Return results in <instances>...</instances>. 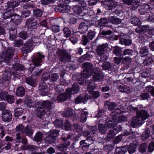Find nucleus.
Instances as JSON below:
<instances>
[{
  "instance_id": "62",
  "label": "nucleus",
  "mask_w": 154,
  "mask_h": 154,
  "mask_svg": "<svg viewBox=\"0 0 154 154\" xmlns=\"http://www.w3.org/2000/svg\"><path fill=\"white\" fill-rule=\"evenodd\" d=\"M96 32L91 30H89L88 33L87 37L90 40H92L95 36Z\"/></svg>"
},
{
  "instance_id": "32",
  "label": "nucleus",
  "mask_w": 154,
  "mask_h": 154,
  "mask_svg": "<svg viewBox=\"0 0 154 154\" xmlns=\"http://www.w3.org/2000/svg\"><path fill=\"white\" fill-rule=\"evenodd\" d=\"M91 144V143H88L87 140H83L80 141L79 147L83 149H85L88 148Z\"/></svg>"
},
{
  "instance_id": "23",
  "label": "nucleus",
  "mask_w": 154,
  "mask_h": 154,
  "mask_svg": "<svg viewBox=\"0 0 154 154\" xmlns=\"http://www.w3.org/2000/svg\"><path fill=\"white\" fill-rule=\"evenodd\" d=\"M116 106V104L114 102L107 101L104 103V106L106 108L108 109L109 110H112Z\"/></svg>"
},
{
  "instance_id": "15",
  "label": "nucleus",
  "mask_w": 154,
  "mask_h": 154,
  "mask_svg": "<svg viewBox=\"0 0 154 154\" xmlns=\"http://www.w3.org/2000/svg\"><path fill=\"white\" fill-rule=\"evenodd\" d=\"M13 56L8 54L7 53L2 51L0 55L1 60L3 61L4 62L6 63H8L11 61Z\"/></svg>"
},
{
  "instance_id": "7",
  "label": "nucleus",
  "mask_w": 154,
  "mask_h": 154,
  "mask_svg": "<svg viewBox=\"0 0 154 154\" xmlns=\"http://www.w3.org/2000/svg\"><path fill=\"white\" fill-rule=\"evenodd\" d=\"M36 104L37 105L42 106L47 112V114H50L52 112L53 108V103L48 100L43 101L42 102L38 101Z\"/></svg>"
},
{
  "instance_id": "57",
  "label": "nucleus",
  "mask_w": 154,
  "mask_h": 154,
  "mask_svg": "<svg viewBox=\"0 0 154 154\" xmlns=\"http://www.w3.org/2000/svg\"><path fill=\"white\" fill-rule=\"evenodd\" d=\"M50 79V81L53 82H57V80L59 79V76L58 74L57 73H53L51 75Z\"/></svg>"
},
{
  "instance_id": "40",
  "label": "nucleus",
  "mask_w": 154,
  "mask_h": 154,
  "mask_svg": "<svg viewBox=\"0 0 154 154\" xmlns=\"http://www.w3.org/2000/svg\"><path fill=\"white\" fill-rule=\"evenodd\" d=\"M150 135V130L148 128H146L143 133L141 135V138L145 140L149 137Z\"/></svg>"
},
{
  "instance_id": "10",
  "label": "nucleus",
  "mask_w": 154,
  "mask_h": 154,
  "mask_svg": "<svg viewBox=\"0 0 154 154\" xmlns=\"http://www.w3.org/2000/svg\"><path fill=\"white\" fill-rule=\"evenodd\" d=\"M93 73H94L93 77V81L99 82L101 81L103 78V74L99 68L96 67L93 68Z\"/></svg>"
},
{
  "instance_id": "8",
  "label": "nucleus",
  "mask_w": 154,
  "mask_h": 154,
  "mask_svg": "<svg viewBox=\"0 0 154 154\" xmlns=\"http://www.w3.org/2000/svg\"><path fill=\"white\" fill-rule=\"evenodd\" d=\"M33 42L32 39L28 40L24 43L21 48L22 52L23 53L27 54L31 52L33 47Z\"/></svg>"
},
{
  "instance_id": "31",
  "label": "nucleus",
  "mask_w": 154,
  "mask_h": 154,
  "mask_svg": "<svg viewBox=\"0 0 154 154\" xmlns=\"http://www.w3.org/2000/svg\"><path fill=\"white\" fill-rule=\"evenodd\" d=\"M16 139L17 141L21 143V142L24 144H26L27 143V140L26 137H21L20 134L19 133L17 134L16 135Z\"/></svg>"
},
{
  "instance_id": "21",
  "label": "nucleus",
  "mask_w": 154,
  "mask_h": 154,
  "mask_svg": "<svg viewBox=\"0 0 154 154\" xmlns=\"http://www.w3.org/2000/svg\"><path fill=\"white\" fill-rule=\"evenodd\" d=\"M116 119H115L114 117H112L110 119H107L105 121V125L107 126L109 128H113L115 125V121Z\"/></svg>"
},
{
  "instance_id": "47",
  "label": "nucleus",
  "mask_w": 154,
  "mask_h": 154,
  "mask_svg": "<svg viewBox=\"0 0 154 154\" xmlns=\"http://www.w3.org/2000/svg\"><path fill=\"white\" fill-rule=\"evenodd\" d=\"M88 114V113L87 112L84 111L83 110L82 111L80 118V121L84 123L86 121Z\"/></svg>"
},
{
  "instance_id": "3",
  "label": "nucleus",
  "mask_w": 154,
  "mask_h": 154,
  "mask_svg": "<svg viewBox=\"0 0 154 154\" xmlns=\"http://www.w3.org/2000/svg\"><path fill=\"white\" fill-rule=\"evenodd\" d=\"M84 70L81 72V77L87 78L93 74V65L90 63H84L82 64Z\"/></svg>"
},
{
  "instance_id": "1",
  "label": "nucleus",
  "mask_w": 154,
  "mask_h": 154,
  "mask_svg": "<svg viewBox=\"0 0 154 154\" xmlns=\"http://www.w3.org/2000/svg\"><path fill=\"white\" fill-rule=\"evenodd\" d=\"M130 111L132 112H136L137 115L132 119L131 125L133 127L141 125L144 123V121L148 119L150 115L148 111L144 109L139 110L137 107H130Z\"/></svg>"
},
{
  "instance_id": "49",
  "label": "nucleus",
  "mask_w": 154,
  "mask_h": 154,
  "mask_svg": "<svg viewBox=\"0 0 154 154\" xmlns=\"http://www.w3.org/2000/svg\"><path fill=\"white\" fill-rule=\"evenodd\" d=\"M107 23V20L106 18H101L97 22V24L99 26H104Z\"/></svg>"
},
{
  "instance_id": "4",
  "label": "nucleus",
  "mask_w": 154,
  "mask_h": 154,
  "mask_svg": "<svg viewBox=\"0 0 154 154\" xmlns=\"http://www.w3.org/2000/svg\"><path fill=\"white\" fill-rule=\"evenodd\" d=\"M56 54L59 60L63 63L69 62L70 60L71 56L66 50L58 49Z\"/></svg>"
},
{
  "instance_id": "64",
  "label": "nucleus",
  "mask_w": 154,
  "mask_h": 154,
  "mask_svg": "<svg viewBox=\"0 0 154 154\" xmlns=\"http://www.w3.org/2000/svg\"><path fill=\"white\" fill-rule=\"evenodd\" d=\"M146 91L150 93L151 95L154 96V87L149 86L146 87Z\"/></svg>"
},
{
  "instance_id": "52",
  "label": "nucleus",
  "mask_w": 154,
  "mask_h": 154,
  "mask_svg": "<svg viewBox=\"0 0 154 154\" xmlns=\"http://www.w3.org/2000/svg\"><path fill=\"white\" fill-rule=\"evenodd\" d=\"M153 62L152 58L150 57H147L143 61V64L145 66H149Z\"/></svg>"
},
{
  "instance_id": "46",
  "label": "nucleus",
  "mask_w": 154,
  "mask_h": 154,
  "mask_svg": "<svg viewBox=\"0 0 154 154\" xmlns=\"http://www.w3.org/2000/svg\"><path fill=\"white\" fill-rule=\"evenodd\" d=\"M23 111L22 108H17L14 109V116L15 117H19L22 114Z\"/></svg>"
},
{
  "instance_id": "42",
  "label": "nucleus",
  "mask_w": 154,
  "mask_h": 154,
  "mask_svg": "<svg viewBox=\"0 0 154 154\" xmlns=\"http://www.w3.org/2000/svg\"><path fill=\"white\" fill-rule=\"evenodd\" d=\"M16 95L17 96L22 97L25 94V90L23 87H20L18 88L16 92Z\"/></svg>"
},
{
  "instance_id": "33",
  "label": "nucleus",
  "mask_w": 154,
  "mask_h": 154,
  "mask_svg": "<svg viewBox=\"0 0 154 154\" xmlns=\"http://www.w3.org/2000/svg\"><path fill=\"white\" fill-rule=\"evenodd\" d=\"M88 25L87 23L82 22L79 24L78 28L83 32H85L88 30Z\"/></svg>"
},
{
  "instance_id": "25",
  "label": "nucleus",
  "mask_w": 154,
  "mask_h": 154,
  "mask_svg": "<svg viewBox=\"0 0 154 154\" xmlns=\"http://www.w3.org/2000/svg\"><path fill=\"white\" fill-rule=\"evenodd\" d=\"M73 115V110L72 109L67 108L65 109L63 112V115L65 117H70L72 116L73 117L75 116V118H77L78 116L74 114Z\"/></svg>"
},
{
  "instance_id": "13",
  "label": "nucleus",
  "mask_w": 154,
  "mask_h": 154,
  "mask_svg": "<svg viewBox=\"0 0 154 154\" xmlns=\"http://www.w3.org/2000/svg\"><path fill=\"white\" fill-rule=\"evenodd\" d=\"M44 55H42L40 53H38V56L32 60L33 64L35 66H38L42 65V61L45 58Z\"/></svg>"
},
{
  "instance_id": "12",
  "label": "nucleus",
  "mask_w": 154,
  "mask_h": 154,
  "mask_svg": "<svg viewBox=\"0 0 154 154\" xmlns=\"http://www.w3.org/2000/svg\"><path fill=\"white\" fill-rule=\"evenodd\" d=\"M2 118L3 121L10 122L12 119V115L9 110H5L2 113Z\"/></svg>"
},
{
  "instance_id": "28",
  "label": "nucleus",
  "mask_w": 154,
  "mask_h": 154,
  "mask_svg": "<svg viewBox=\"0 0 154 154\" xmlns=\"http://www.w3.org/2000/svg\"><path fill=\"white\" fill-rule=\"evenodd\" d=\"M119 91L122 93H129L130 91V88L129 87L125 85H120L119 86Z\"/></svg>"
},
{
  "instance_id": "41",
  "label": "nucleus",
  "mask_w": 154,
  "mask_h": 154,
  "mask_svg": "<svg viewBox=\"0 0 154 154\" xmlns=\"http://www.w3.org/2000/svg\"><path fill=\"white\" fill-rule=\"evenodd\" d=\"M120 43L122 45H130L131 44L132 41L131 39L129 38L125 39L122 38L120 40Z\"/></svg>"
},
{
  "instance_id": "63",
  "label": "nucleus",
  "mask_w": 154,
  "mask_h": 154,
  "mask_svg": "<svg viewBox=\"0 0 154 154\" xmlns=\"http://www.w3.org/2000/svg\"><path fill=\"white\" fill-rule=\"evenodd\" d=\"M23 41L20 39L15 40L14 42V44L15 47H20L23 45Z\"/></svg>"
},
{
  "instance_id": "29",
  "label": "nucleus",
  "mask_w": 154,
  "mask_h": 154,
  "mask_svg": "<svg viewBox=\"0 0 154 154\" xmlns=\"http://www.w3.org/2000/svg\"><path fill=\"white\" fill-rule=\"evenodd\" d=\"M26 82L28 85L32 87H35L36 85L35 80L33 79L32 77H26Z\"/></svg>"
},
{
  "instance_id": "5",
  "label": "nucleus",
  "mask_w": 154,
  "mask_h": 154,
  "mask_svg": "<svg viewBox=\"0 0 154 154\" xmlns=\"http://www.w3.org/2000/svg\"><path fill=\"white\" fill-rule=\"evenodd\" d=\"M12 68L15 70L12 72L11 73L13 76V80L15 81L16 79H20V75L22 73L21 72L23 71L24 69V66L20 63H16L13 64Z\"/></svg>"
},
{
  "instance_id": "6",
  "label": "nucleus",
  "mask_w": 154,
  "mask_h": 154,
  "mask_svg": "<svg viewBox=\"0 0 154 154\" xmlns=\"http://www.w3.org/2000/svg\"><path fill=\"white\" fill-rule=\"evenodd\" d=\"M59 131L55 130L51 131L44 139L45 143L50 144L54 142L56 139V137L59 134Z\"/></svg>"
},
{
  "instance_id": "60",
  "label": "nucleus",
  "mask_w": 154,
  "mask_h": 154,
  "mask_svg": "<svg viewBox=\"0 0 154 154\" xmlns=\"http://www.w3.org/2000/svg\"><path fill=\"white\" fill-rule=\"evenodd\" d=\"M54 124L57 127L60 128L63 125V121L60 119H56L54 122Z\"/></svg>"
},
{
  "instance_id": "39",
  "label": "nucleus",
  "mask_w": 154,
  "mask_h": 154,
  "mask_svg": "<svg viewBox=\"0 0 154 154\" xmlns=\"http://www.w3.org/2000/svg\"><path fill=\"white\" fill-rule=\"evenodd\" d=\"M43 71V69H39L38 67H34L32 69V74L34 76L40 75Z\"/></svg>"
},
{
  "instance_id": "22",
  "label": "nucleus",
  "mask_w": 154,
  "mask_h": 154,
  "mask_svg": "<svg viewBox=\"0 0 154 154\" xmlns=\"http://www.w3.org/2000/svg\"><path fill=\"white\" fill-rule=\"evenodd\" d=\"M12 21L16 25H19L22 21V18L21 16L17 15H15L13 16L11 19H10V22Z\"/></svg>"
},
{
  "instance_id": "17",
  "label": "nucleus",
  "mask_w": 154,
  "mask_h": 154,
  "mask_svg": "<svg viewBox=\"0 0 154 154\" xmlns=\"http://www.w3.org/2000/svg\"><path fill=\"white\" fill-rule=\"evenodd\" d=\"M47 86L45 83L42 82L39 85V90L40 91V94L42 96L46 95L48 93Z\"/></svg>"
},
{
  "instance_id": "54",
  "label": "nucleus",
  "mask_w": 154,
  "mask_h": 154,
  "mask_svg": "<svg viewBox=\"0 0 154 154\" xmlns=\"http://www.w3.org/2000/svg\"><path fill=\"white\" fill-rule=\"evenodd\" d=\"M113 50L112 52L116 56H118L122 53V50L121 48L118 46H116L113 48Z\"/></svg>"
},
{
  "instance_id": "11",
  "label": "nucleus",
  "mask_w": 154,
  "mask_h": 154,
  "mask_svg": "<svg viewBox=\"0 0 154 154\" xmlns=\"http://www.w3.org/2000/svg\"><path fill=\"white\" fill-rule=\"evenodd\" d=\"M108 48V45L107 43L99 45L97 47L96 52L99 56L105 54Z\"/></svg>"
},
{
  "instance_id": "50",
  "label": "nucleus",
  "mask_w": 154,
  "mask_h": 154,
  "mask_svg": "<svg viewBox=\"0 0 154 154\" xmlns=\"http://www.w3.org/2000/svg\"><path fill=\"white\" fill-rule=\"evenodd\" d=\"M107 128L105 125L100 124L98 125V129L102 134H104L107 131Z\"/></svg>"
},
{
  "instance_id": "56",
  "label": "nucleus",
  "mask_w": 154,
  "mask_h": 154,
  "mask_svg": "<svg viewBox=\"0 0 154 154\" xmlns=\"http://www.w3.org/2000/svg\"><path fill=\"white\" fill-rule=\"evenodd\" d=\"M92 57L90 53L89 52H87L84 55L81 56L79 59V61H80L81 60H88L90 58H91Z\"/></svg>"
},
{
  "instance_id": "2",
  "label": "nucleus",
  "mask_w": 154,
  "mask_h": 154,
  "mask_svg": "<svg viewBox=\"0 0 154 154\" xmlns=\"http://www.w3.org/2000/svg\"><path fill=\"white\" fill-rule=\"evenodd\" d=\"M19 4L18 2H16L15 1H9L8 3V7L6 9L5 12L3 15L4 19H8V22H10V19H11L14 14V8L17 6Z\"/></svg>"
},
{
  "instance_id": "26",
  "label": "nucleus",
  "mask_w": 154,
  "mask_h": 154,
  "mask_svg": "<svg viewBox=\"0 0 154 154\" xmlns=\"http://www.w3.org/2000/svg\"><path fill=\"white\" fill-rule=\"evenodd\" d=\"M36 109V114L38 117H40L42 116L45 114H47V112L45 108L40 105H38Z\"/></svg>"
},
{
  "instance_id": "30",
  "label": "nucleus",
  "mask_w": 154,
  "mask_h": 154,
  "mask_svg": "<svg viewBox=\"0 0 154 154\" xmlns=\"http://www.w3.org/2000/svg\"><path fill=\"white\" fill-rule=\"evenodd\" d=\"M24 129V133H25L26 136L32 137L34 131L32 128L30 126H27L25 127Z\"/></svg>"
},
{
  "instance_id": "14",
  "label": "nucleus",
  "mask_w": 154,
  "mask_h": 154,
  "mask_svg": "<svg viewBox=\"0 0 154 154\" xmlns=\"http://www.w3.org/2000/svg\"><path fill=\"white\" fill-rule=\"evenodd\" d=\"M151 9V8L149 4L144 3L140 6L139 10L140 14L144 15L149 13Z\"/></svg>"
},
{
  "instance_id": "20",
  "label": "nucleus",
  "mask_w": 154,
  "mask_h": 154,
  "mask_svg": "<svg viewBox=\"0 0 154 154\" xmlns=\"http://www.w3.org/2000/svg\"><path fill=\"white\" fill-rule=\"evenodd\" d=\"M71 95L69 93L66 92L62 93L57 97V100L59 102H63L67 100L68 97H70Z\"/></svg>"
},
{
  "instance_id": "16",
  "label": "nucleus",
  "mask_w": 154,
  "mask_h": 154,
  "mask_svg": "<svg viewBox=\"0 0 154 154\" xmlns=\"http://www.w3.org/2000/svg\"><path fill=\"white\" fill-rule=\"evenodd\" d=\"M79 90V85L77 83H74L71 88H69L66 89V92L71 94H75L78 92Z\"/></svg>"
},
{
  "instance_id": "36",
  "label": "nucleus",
  "mask_w": 154,
  "mask_h": 154,
  "mask_svg": "<svg viewBox=\"0 0 154 154\" xmlns=\"http://www.w3.org/2000/svg\"><path fill=\"white\" fill-rule=\"evenodd\" d=\"M70 144V143L68 142L67 143H64L63 144H60L58 146V149L59 150L64 152L66 150Z\"/></svg>"
},
{
  "instance_id": "35",
  "label": "nucleus",
  "mask_w": 154,
  "mask_h": 154,
  "mask_svg": "<svg viewBox=\"0 0 154 154\" xmlns=\"http://www.w3.org/2000/svg\"><path fill=\"white\" fill-rule=\"evenodd\" d=\"M92 82L93 81L92 79L89 80V84L87 87V91L89 93H92V91H93L95 88V84L94 83H92Z\"/></svg>"
},
{
  "instance_id": "38",
  "label": "nucleus",
  "mask_w": 154,
  "mask_h": 154,
  "mask_svg": "<svg viewBox=\"0 0 154 154\" xmlns=\"http://www.w3.org/2000/svg\"><path fill=\"white\" fill-rule=\"evenodd\" d=\"M109 20L111 23L115 24H118L121 23V20L119 18L114 16H111Z\"/></svg>"
},
{
  "instance_id": "51",
  "label": "nucleus",
  "mask_w": 154,
  "mask_h": 154,
  "mask_svg": "<svg viewBox=\"0 0 154 154\" xmlns=\"http://www.w3.org/2000/svg\"><path fill=\"white\" fill-rule=\"evenodd\" d=\"M130 21L132 24L135 26H137L141 24V22L137 18H132L131 19Z\"/></svg>"
},
{
  "instance_id": "18",
  "label": "nucleus",
  "mask_w": 154,
  "mask_h": 154,
  "mask_svg": "<svg viewBox=\"0 0 154 154\" xmlns=\"http://www.w3.org/2000/svg\"><path fill=\"white\" fill-rule=\"evenodd\" d=\"M12 74L9 72H4L2 77L0 79V82L2 85H4L6 81L9 80L11 77Z\"/></svg>"
},
{
  "instance_id": "61",
  "label": "nucleus",
  "mask_w": 154,
  "mask_h": 154,
  "mask_svg": "<svg viewBox=\"0 0 154 154\" xmlns=\"http://www.w3.org/2000/svg\"><path fill=\"white\" fill-rule=\"evenodd\" d=\"M63 31L64 34V36L67 38L70 37L71 34V32L69 29L67 27L64 28Z\"/></svg>"
},
{
  "instance_id": "24",
  "label": "nucleus",
  "mask_w": 154,
  "mask_h": 154,
  "mask_svg": "<svg viewBox=\"0 0 154 154\" xmlns=\"http://www.w3.org/2000/svg\"><path fill=\"white\" fill-rule=\"evenodd\" d=\"M138 144V143L136 142L134 143H130L128 149V150L129 153L132 154L135 152Z\"/></svg>"
},
{
  "instance_id": "48",
  "label": "nucleus",
  "mask_w": 154,
  "mask_h": 154,
  "mask_svg": "<svg viewBox=\"0 0 154 154\" xmlns=\"http://www.w3.org/2000/svg\"><path fill=\"white\" fill-rule=\"evenodd\" d=\"M147 28V26L146 25L139 26L136 29L135 31L137 33L140 34L146 31V30L148 29Z\"/></svg>"
},
{
  "instance_id": "45",
  "label": "nucleus",
  "mask_w": 154,
  "mask_h": 154,
  "mask_svg": "<svg viewBox=\"0 0 154 154\" xmlns=\"http://www.w3.org/2000/svg\"><path fill=\"white\" fill-rule=\"evenodd\" d=\"M123 112V111H122L119 109L116 108L111 112L110 116L112 117H114L115 119H116L117 115L122 113Z\"/></svg>"
},
{
  "instance_id": "53",
  "label": "nucleus",
  "mask_w": 154,
  "mask_h": 154,
  "mask_svg": "<svg viewBox=\"0 0 154 154\" xmlns=\"http://www.w3.org/2000/svg\"><path fill=\"white\" fill-rule=\"evenodd\" d=\"M34 15L36 17H40L42 16L43 12L42 10L39 9H35L33 10Z\"/></svg>"
},
{
  "instance_id": "19",
  "label": "nucleus",
  "mask_w": 154,
  "mask_h": 154,
  "mask_svg": "<svg viewBox=\"0 0 154 154\" xmlns=\"http://www.w3.org/2000/svg\"><path fill=\"white\" fill-rule=\"evenodd\" d=\"M91 97L87 94H86L84 97L79 96L77 97L75 100V103L76 104L79 103H85L87 100L91 99Z\"/></svg>"
},
{
  "instance_id": "37",
  "label": "nucleus",
  "mask_w": 154,
  "mask_h": 154,
  "mask_svg": "<svg viewBox=\"0 0 154 154\" xmlns=\"http://www.w3.org/2000/svg\"><path fill=\"white\" fill-rule=\"evenodd\" d=\"M148 48L146 46H143L141 48L140 51L141 57H143L148 55Z\"/></svg>"
},
{
  "instance_id": "44",
  "label": "nucleus",
  "mask_w": 154,
  "mask_h": 154,
  "mask_svg": "<svg viewBox=\"0 0 154 154\" xmlns=\"http://www.w3.org/2000/svg\"><path fill=\"white\" fill-rule=\"evenodd\" d=\"M17 31L14 29H12L9 31V38L11 40H14L16 37Z\"/></svg>"
},
{
  "instance_id": "9",
  "label": "nucleus",
  "mask_w": 154,
  "mask_h": 154,
  "mask_svg": "<svg viewBox=\"0 0 154 154\" xmlns=\"http://www.w3.org/2000/svg\"><path fill=\"white\" fill-rule=\"evenodd\" d=\"M102 5L106 9L112 10L116 7L117 3L114 0H104L101 1Z\"/></svg>"
},
{
  "instance_id": "34",
  "label": "nucleus",
  "mask_w": 154,
  "mask_h": 154,
  "mask_svg": "<svg viewBox=\"0 0 154 154\" xmlns=\"http://www.w3.org/2000/svg\"><path fill=\"white\" fill-rule=\"evenodd\" d=\"M43 138V134L40 132H37L33 137V140L37 142L41 141Z\"/></svg>"
},
{
  "instance_id": "43",
  "label": "nucleus",
  "mask_w": 154,
  "mask_h": 154,
  "mask_svg": "<svg viewBox=\"0 0 154 154\" xmlns=\"http://www.w3.org/2000/svg\"><path fill=\"white\" fill-rule=\"evenodd\" d=\"M102 67L103 70H111L113 69V67L110 63L105 62L103 63Z\"/></svg>"
},
{
  "instance_id": "58",
  "label": "nucleus",
  "mask_w": 154,
  "mask_h": 154,
  "mask_svg": "<svg viewBox=\"0 0 154 154\" xmlns=\"http://www.w3.org/2000/svg\"><path fill=\"white\" fill-rule=\"evenodd\" d=\"M8 95L7 92L4 91H1L0 92V99L2 100H6Z\"/></svg>"
},
{
  "instance_id": "27",
  "label": "nucleus",
  "mask_w": 154,
  "mask_h": 154,
  "mask_svg": "<svg viewBox=\"0 0 154 154\" xmlns=\"http://www.w3.org/2000/svg\"><path fill=\"white\" fill-rule=\"evenodd\" d=\"M25 104L28 108H32L36 106L35 102L30 98L25 99Z\"/></svg>"
},
{
  "instance_id": "59",
  "label": "nucleus",
  "mask_w": 154,
  "mask_h": 154,
  "mask_svg": "<svg viewBox=\"0 0 154 154\" xmlns=\"http://www.w3.org/2000/svg\"><path fill=\"white\" fill-rule=\"evenodd\" d=\"M133 53V51L132 50L129 49H125L123 51V55L122 54H121L120 57H123V55H128L129 56H131L132 55Z\"/></svg>"
},
{
  "instance_id": "55",
  "label": "nucleus",
  "mask_w": 154,
  "mask_h": 154,
  "mask_svg": "<svg viewBox=\"0 0 154 154\" xmlns=\"http://www.w3.org/2000/svg\"><path fill=\"white\" fill-rule=\"evenodd\" d=\"M147 145L146 143L141 144L139 147V150L141 152H145L147 149Z\"/></svg>"
}]
</instances>
